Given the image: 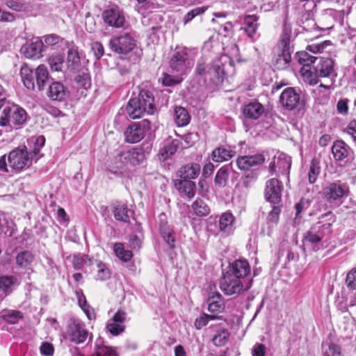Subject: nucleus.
<instances>
[{
  "mask_svg": "<svg viewBox=\"0 0 356 356\" xmlns=\"http://www.w3.org/2000/svg\"><path fill=\"white\" fill-rule=\"evenodd\" d=\"M283 186L277 179L273 178L266 181L265 197L266 200L273 204L279 203L282 198Z\"/></svg>",
  "mask_w": 356,
  "mask_h": 356,
  "instance_id": "nucleus-12",
  "label": "nucleus"
},
{
  "mask_svg": "<svg viewBox=\"0 0 356 356\" xmlns=\"http://www.w3.org/2000/svg\"><path fill=\"white\" fill-rule=\"evenodd\" d=\"M94 265L93 271L96 280L104 281L111 277V270L106 264L96 261Z\"/></svg>",
  "mask_w": 356,
  "mask_h": 356,
  "instance_id": "nucleus-30",
  "label": "nucleus"
},
{
  "mask_svg": "<svg viewBox=\"0 0 356 356\" xmlns=\"http://www.w3.org/2000/svg\"><path fill=\"white\" fill-rule=\"evenodd\" d=\"M251 283H245V281L236 277L229 273L224 274L220 281V289L227 295L239 294L243 291L248 290Z\"/></svg>",
  "mask_w": 356,
  "mask_h": 356,
  "instance_id": "nucleus-7",
  "label": "nucleus"
},
{
  "mask_svg": "<svg viewBox=\"0 0 356 356\" xmlns=\"http://www.w3.org/2000/svg\"><path fill=\"white\" fill-rule=\"evenodd\" d=\"M12 113V120L10 123L15 126L21 127L28 120V115L26 111L19 105L11 103L6 100L3 93V88L1 86L0 89V126H7V118L6 117V113Z\"/></svg>",
  "mask_w": 356,
  "mask_h": 356,
  "instance_id": "nucleus-2",
  "label": "nucleus"
},
{
  "mask_svg": "<svg viewBox=\"0 0 356 356\" xmlns=\"http://www.w3.org/2000/svg\"><path fill=\"white\" fill-rule=\"evenodd\" d=\"M103 18L106 24L115 28L122 27L125 22L123 13L118 8L105 10Z\"/></svg>",
  "mask_w": 356,
  "mask_h": 356,
  "instance_id": "nucleus-14",
  "label": "nucleus"
},
{
  "mask_svg": "<svg viewBox=\"0 0 356 356\" xmlns=\"http://www.w3.org/2000/svg\"><path fill=\"white\" fill-rule=\"evenodd\" d=\"M227 273L245 281L250 273L249 263L245 259H238L232 264Z\"/></svg>",
  "mask_w": 356,
  "mask_h": 356,
  "instance_id": "nucleus-15",
  "label": "nucleus"
},
{
  "mask_svg": "<svg viewBox=\"0 0 356 356\" xmlns=\"http://www.w3.org/2000/svg\"><path fill=\"white\" fill-rule=\"evenodd\" d=\"M348 191L346 184L338 181L328 184L323 188L322 193L328 203L338 205L341 203L343 197L348 196Z\"/></svg>",
  "mask_w": 356,
  "mask_h": 356,
  "instance_id": "nucleus-6",
  "label": "nucleus"
},
{
  "mask_svg": "<svg viewBox=\"0 0 356 356\" xmlns=\"http://www.w3.org/2000/svg\"><path fill=\"white\" fill-rule=\"evenodd\" d=\"M35 255L29 250L18 253L15 257V263L19 268L33 272Z\"/></svg>",
  "mask_w": 356,
  "mask_h": 356,
  "instance_id": "nucleus-16",
  "label": "nucleus"
},
{
  "mask_svg": "<svg viewBox=\"0 0 356 356\" xmlns=\"http://www.w3.org/2000/svg\"><path fill=\"white\" fill-rule=\"evenodd\" d=\"M20 75L24 86L29 90L35 88V72L28 65H24L21 67Z\"/></svg>",
  "mask_w": 356,
  "mask_h": 356,
  "instance_id": "nucleus-25",
  "label": "nucleus"
},
{
  "mask_svg": "<svg viewBox=\"0 0 356 356\" xmlns=\"http://www.w3.org/2000/svg\"><path fill=\"white\" fill-rule=\"evenodd\" d=\"M75 293L79 307L82 309L87 318L89 319V306L87 304L86 296L81 290H76Z\"/></svg>",
  "mask_w": 356,
  "mask_h": 356,
  "instance_id": "nucleus-51",
  "label": "nucleus"
},
{
  "mask_svg": "<svg viewBox=\"0 0 356 356\" xmlns=\"http://www.w3.org/2000/svg\"><path fill=\"white\" fill-rule=\"evenodd\" d=\"M181 81V76L179 74L172 76L168 74H164L162 78V83L166 86H171L177 84Z\"/></svg>",
  "mask_w": 356,
  "mask_h": 356,
  "instance_id": "nucleus-53",
  "label": "nucleus"
},
{
  "mask_svg": "<svg viewBox=\"0 0 356 356\" xmlns=\"http://www.w3.org/2000/svg\"><path fill=\"white\" fill-rule=\"evenodd\" d=\"M348 99H341L337 104V109L339 113L346 115L348 112Z\"/></svg>",
  "mask_w": 356,
  "mask_h": 356,
  "instance_id": "nucleus-59",
  "label": "nucleus"
},
{
  "mask_svg": "<svg viewBox=\"0 0 356 356\" xmlns=\"http://www.w3.org/2000/svg\"><path fill=\"white\" fill-rule=\"evenodd\" d=\"M331 223H317L310 228L304 237L305 244L316 245L321 243L324 236L330 232Z\"/></svg>",
  "mask_w": 356,
  "mask_h": 356,
  "instance_id": "nucleus-10",
  "label": "nucleus"
},
{
  "mask_svg": "<svg viewBox=\"0 0 356 356\" xmlns=\"http://www.w3.org/2000/svg\"><path fill=\"white\" fill-rule=\"evenodd\" d=\"M208 309L211 312H220L224 308L221 295L218 292L213 293L207 300Z\"/></svg>",
  "mask_w": 356,
  "mask_h": 356,
  "instance_id": "nucleus-34",
  "label": "nucleus"
},
{
  "mask_svg": "<svg viewBox=\"0 0 356 356\" xmlns=\"http://www.w3.org/2000/svg\"><path fill=\"white\" fill-rule=\"evenodd\" d=\"M47 95L53 100L62 101L67 95V90L62 83L54 81L49 86Z\"/></svg>",
  "mask_w": 356,
  "mask_h": 356,
  "instance_id": "nucleus-21",
  "label": "nucleus"
},
{
  "mask_svg": "<svg viewBox=\"0 0 356 356\" xmlns=\"http://www.w3.org/2000/svg\"><path fill=\"white\" fill-rule=\"evenodd\" d=\"M234 216L230 212L223 213L219 220V229L225 233H231L233 230Z\"/></svg>",
  "mask_w": 356,
  "mask_h": 356,
  "instance_id": "nucleus-32",
  "label": "nucleus"
},
{
  "mask_svg": "<svg viewBox=\"0 0 356 356\" xmlns=\"http://www.w3.org/2000/svg\"><path fill=\"white\" fill-rule=\"evenodd\" d=\"M175 187L181 195H186L189 199L195 195V184L191 180H180L175 183Z\"/></svg>",
  "mask_w": 356,
  "mask_h": 356,
  "instance_id": "nucleus-27",
  "label": "nucleus"
},
{
  "mask_svg": "<svg viewBox=\"0 0 356 356\" xmlns=\"http://www.w3.org/2000/svg\"><path fill=\"white\" fill-rule=\"evenodd\" d=\"M33 160V157L27 151L26 147L15 148L8 155V166L15 172H20L29 168Z\"/></svg>",
  "mask_w": 356,
  "mask_h": 356,
  "instance_id": "nucleus-4",
  "label": "nucleus"
},
{
  "mask_svg": "<svg viewBox=\"0 0 356 356\" xmlns=\"http://www.w3.org/2000/svg\"><path fill=\"white\" fill-rule=\"evenodd\" d=\"M321 172L320 161L314 158L312 160L308 173V179L310 184L314 183Z\"/></svg>",
  "mask_w": 356,
  "mask_h": 356,
  "instance_id": "nucleus-41",
  "label": "nucleus"
},
{
  "mask_svg": "<svg viewBox=\"0 0 356 356\" xmlns=\"http://www.w3.org/2000/svg\"><path fill=\"white\" fill-rule=\"evenodd\" d=\"M229 177V173L227 168L222 167L218 170L216 173L214 182L216 186L219 187H223L225 186L227 181Z\"/></svg>",
  "mask_w": 356,
  "mask_h": 356,
  "instance_id": "nucleus-48",
  "label": "nucleus"
},
{
  "mask_svg": "<svg viewBox=\"0 0 356 356\" xmlns=\"http://www.w3.org/2000/svg\"><path fill=\"white\" fill-rule=\"evenodd\" d=\"M201 167L198 163H190L183 166L179 171V175L183 180L195 179L200 172Z\"/></svg>",
  "mask_w": 356,
  "mask_h": 356,
  "instance_id": "nucleus-24",
  "label": "nucleus"
},
{
  "mask_svg": "<svg viewBox=\"0 0 356 356\" xmlns=\"http://www.w3.org/2000/svg\"><path fill=\"white\" fill-rule=\"evenodd\" d=\"M334 158L337 161H342L348 155V147L342 140H337L332 147Z\"/></svg>",
  "mask_w": 356,
  "mask_h": 356,
  "instance_id": "nucleus-29",
  "label": "nucleus"
},
{
  "mask_svg": "<svg viewBox=\"0 0 356 356\" xmlns=\"http://www.w3.org/2000/svg\"><path fill=\"white\" fill-rule=\"evenodd\" d=\"M193 66V62L188 59L186 48H180L175 51L170 61L171 72H175L179 76L186 73Z\"/></svg>",
  "mask_w": 356,
  "mask_h": 356,
  "instance_id": "nucleus-8",
  "label": "nucleus"
},
{
  "mask_svg": "<svg viewBox=\"0 0 356 356\" xmlns=\"http://www.w3.org/2000/svg\"><path fill=\"white\" fill-rule=\"evenodd\" d=\"M231 63L230 58L226 55H222L219 58L213 61L211 65H207L202 60H199L196 72L200 75L208 76L212 81L219 83L222 81L225 74V64Z\"/></svg>",
  "mask_w": 356,
  "mask_h": 356,
  "instance_id": "nucleus-3",
  "label": "nucleus"
},
{
  "mask_svg": "<svg viewBox=\"0 0 356 356\" xmlns=\"http://www.w3.org/2000/svg\"><path fill=\"white\" fill-rule=\"evenodd\" d=\"M75 81L80 93L86 97L89 87V74L87 72L79 74L76 76Z\"/></svg>",
  "mask_w": 356,
  "mask_h": 356,
  "instance_id": "nucleus-38",
  "label": "nucleus"
},
{
  "mask_svg": "<svg viewBox=\"0 0 356 356\" xmlns=\"http://www.w3.org/2000/svg\"><path fill=\"white\" fill-rule=\"evenodd\" d=\"M234 152L229 148L218 147L212 152V159L215 162H222L232 158Z\"/></svg>",
  "mask_w": 356,
  "mask_h": 356,
  "instance_id": "nucleus-35",
  "label": "nucleus"
},
{
  "mask_svg": "<svg viewBox=\"0 0 356 356\" xmlns=\"http://www.w3.org/2000/svg\"><path fill=\"white\" fill-rule=\"evenodd\" d=\"M40 353L44 356H53L54 348L51 343L43 342L40 348Z\"/></svg>",
  "mask_w": 356,
  "mask_h": 356,
  "instance_id": "nucleus-58",
  "label": "nucleus"
},
{
  "mask_svg": "<svg viewBox=\"0 0 356 356\" xmlns=\"http://www.w3.org/2000/svg\"><path fill=\"white\" fill-rule=\"evenodd\" d=\"M229 337V333L228 330L226 329H221L213 337V343L216 346H223L227 343Z\"/></svg>",
  "mask_w": 356,
  "mask_h": 356,
  "instance_id": "nucleus-44",
  "label": "nucleus"
},
{
  "mask_svg": "<svg viewBox=\"0 0 356 356\" xmlns=\"http://www.w3.org/2000/svg\"><path fill=\"white\" fill-rule=\"evenodd\" d=\"M110 48L119 54H126L136 46L135 40L128 33L113 37L109 42Z\"/></svg>",
  "mask_w": 356,
  "mask_h": 356,
  "instance_id": "nucleus-9",
  "label": "nucleus"
},
{
  "mask_svg": "<svg viewBox=\"0 0 356 356\" xmlns=\"http://www.w3.org/2000/svg\"><path fill=\"white\" fill-rule=\"evenodd\" d=\"M175 121L178 127L187 125L190 122L188 111L183 107H177L175 110Z\"/></svg>",
  "mask_w": 356,
  "mask_h": 356,
  "instance_id": "nucleus-39",
  "label": "nucleus"
},
{
  "mask_svg": "<svg viewBox=\"0 0 356 356\" xmlns=\"http://www.w3.org/2000/svg\"><path fill=\"white\" fill-rule=\"evenodd\" d=\"M80 63V57L76 49L70 48L67 51V65L72 70H75Z\"/></svg>",
  "mask_w": 356,
  "mask_h": 356,
  "instance_id": "nucleus-47",
  "label": "nucleus"
},
{
  "mask_svg": "<svg viewBox=\"0 0 356 356\" xmlns=\"http://www.w3.org/2000/svg\"><path fill=\"white\" fill-rule=\"evenodd\" d=\"M298 61L300 63L304 65L303 67H308L310 64L314 63L316 59V57L311 56L306 51H300L297 54Z\"/></svg>",
  "mask_w": 356,
  "mask_h": 356,
  "instance_id": "nucleus-50",
  "label": "nucleus"
},
{
  "mask_svg": "<svg viewBox=\"0 0 356 356\" xmlns=\"http://www.w3.org/2000/svg\"><path fill=\"white\" fill-rule=\"evenodd\" d=\"M346 283L348 288L356 289V267L353 268L347 274Z\"/></svg>",
  "mask_w": 356,
  "mask_h": 356,
  "instance_id": "nucleus-54",
  "label": "nucleus"
},
{
  "mask_svg": "<svg viewBox=\"0 0 356 356\" xmlns=\"http://www.w3.org/2000/svg\"><path fill=\"white\" fill-rule=\"evenodd\" d=\"M125 111L131 119L140 118L145 113L154 114L156 108L154 104L152 93L148 90H141L138 97L131 98L129 101Z\"/></svg>",
  "mask_w": 356,
  "mask_h": 356,
  "instance_id": "nucleus-1",
  "label": "nucleus"
},
{
  "mask_svg": "<svg viewBox=\"0 0 356 356\" xmlns=\"http://www.w3.org/2000/svg\"><path fill=\"white\" fill-rule=\"evenodd\" d=\"M265 159L262 154H255L252 156H243L236 161V164L239 169L248 170L252 167L264 163Z\"/></svg>",
  "mask_w": 356,
  "mask_h": 356,
  "instance_id": "nucleus-17",
  "label": "nucleus"
},
{
  "mask_svg": "<svg viewBox=\"0 0 356 356\" xmlns=\"http://www.w3.org/2000/svg\"><path fill=\"white\" fill-rule=\"evenodd\" d=\"M193 210L197 216H207L210 209L206 202L202 200H197L192 205Z\"/></svg>",
  "mask_w": 356,
  "mask_h": 356,
  "instance_id": "nucleus-45",
  "label": "nucleus"
},
{
  "mask_svg": "<svg viewBox=\"0 0 356 356\" xmlns=\"http://www.w3.org/2000/svg\"><path fill=\"white\" fill-rule=\"evenodd\" d=\"M258 18L256 15H247L244 17V31L246 32L248 35L252 38L256 33L257 29V22Z\"/></svg>",
  "mask_w": 356,
  "mask_h": 356,
  "instance_id": "nucleus-37",
  "label": "nucleus"
},
{
  "mask_svg": "<svg viewBox=\"0 0 356 356\" xmlns=\"http://www.w3.org/2000/svg\"><path fill=\"white\" fill-rule=\"evenodd\" d=\"M300 72L310 85H316L318 82V77H330L334 73V61L331 58L321 60L315 68V74L305 67L301 68Z\"/></svg>",
  "mask_w": 356,
  "mask_h": 356,
  "instance_id": "nucleus-5",
  "label": "nucleus"
},
{
  "mask_svg": "<svg viewBox=\"0 0 356 356\" xmlns=\"http://www.w3.org/2000/svg\"><path fill=\"white\" fill-rule=\"evenodd\" d=\"M280 101L283 107L289 110H293L300 102V94L293 88H285L280 95Z\"/></svg>",
  "mask_w": 356,
  "mask_h": 356,
  "instance_id": "nucleus-13",
  "label": "nucleus"
},
{
  "mask_svg": "<svg viewBox=\"0 0 356 356\" xmlns=\"http://www.w3.org/2000/svg\"><path fill=\"white\" fill-rule=\"evenodd\" d=\"M145 135L143 128L136 122L129 125L124 132L125 140L130 143H136L140 141Z\"/></svg>",
  "mask_w": 356,
  "mask_h": 356,
  "instance_id": "nucleus-19",
  "label": "nucleus"
},
{
  "mask_svg": "<svg viewBox=\"0 0 356 356\" xmlns=\"http://www.w3.org/2000/svg\"><path fill=\"white\" fill-rule=\"evenodd\" d=\"M33 140V138L32 139ZM45 144V138L43 136H39L34 139V145L33 150L29 152L33 157L35 161H37L42 155L40 154V149Z\"/></svg>",
  "mask_w": 356,
  "mask_h": 356,
  "instance_id": "nucleus-42",
  "label": "nucleus"
},
{
  "mask_svg": "<svg viewBox=\"0 0 356 356\" xmlns=\"http://www.w3.org/2000/svg\"><path fill=\"white\" fill-rule=\"evenodd\" d=\"M179 143V140L177 139L167 142L159 151L160 159L164 161L173 155L177 152Z\"/></svg>",
  "mask_w": 356,
  "mask_h": 356,
  "instance_id": "nucleus-31",
  "label": "nucleus"
},
{
  "mask_svg": "<svg viewBox=\"0 0 356 356\" xmlns=\"http://www.w3.org/2000/svg\"><path fill=\"white\" fill-rule=\"evenodd\" d=\"M113 250L115 255L122 261L127 262L133 257L132 252L124 248L122 243H115L113 245Z\"/></svg>",
  "mask_w": 356,
  "mask_h": 356,
  "instance_id": "nucleus-36",
  "label": "nucleus"
},
{
  "mask_svg": "<svg viewBox=\"0 0 356 356\" xmlns=\"http://www.w3.org/2000/svg\"><path fill=\"white\" fill-rule=\"evenodd\" d=\"M126 318H127L126 312L122 310H118L114 314V316L111 318V320L113 321L114 322L124 324V322L125 321Z\"/></svg>",
  "mask_w": 356,
  "mask_h": 356,
  "instance_id": "nucleus-63",
  "label": "nucleus"
},
{
  "mask_svg": "<svg viewBox=\"0 0 356 356\" xmlns=\"http://www.w3.org/2000/svg\"><path fill=\"white\" fill-rule=\"evenodd\" d=\"M206 10L207 7L205 6L195 8L186 14L185 17V22H188L191 21L195 16L204 13Z\"/></svg>",
  "mask_w": 356,
  "mask_h": 356,
  "instance_id": "nucleus-56",
  "label": "nucleus"
},
{
  "mask_svg": "<svg viewBox=\"0 0 356 356\" xmlns=\"http://www.w3.org/2000/svg\"><path fill=\"white\" fill-rule=\"evenodd\" d=\"M123 159L127 166H134L142 163L145 160L144 152L139 148H132L123 152Z\"/></svg>",
  "mask_w": 356,
  "mask_h": 356,
  "instance_id": "nucleus-18",
  "label": "nucleus"
},
{
  "mask_svg": "<svg viewBox=\"0 0 356 356\" xmlns=\"http://www.w3.org/2000/svg\"><path fill=\"white\" fill-rule=\"evenodd\" d=\"M291 36V26L290 24L285 23L283 26V31L281 35V44L284 49L287 48L290 43Z\"/></svg>",
  "mask_w": 356,
  "mask_h": 356,
  "instance_id": "nucleus-49",
  "label": "nucleus"
},
{
  "mask_svg": "<svg viewBox=\"0 0 356 356\" xmlns=\"http://www.w3.org/2000/svg\"><path fill=\"white\" fill-rule=\"evenodd\" d=\"M217 317L214 315L203 314L199 318H196L194 325L196 329L200 330L205 326L209 321L216 319Z\"/></svg>",
  "mask_w": 356,
  "mask_h": 356,
  "instance_id": "nucleus-52",
  "label": "nucleus"
},
{
  "mask_svg": "<svg viewBox=\"0 0 356 356\" xmlns=\"http://www.w3.org/2000/svg\"><path fill=\"white\" fill-rule=\"evenodd\" d=\"M63 57L60 54H53L48 58V63L52 71H61L63 65Z\"/></svg>",
  "mask_w": 356,
  "mask_h": 356,
  "instance_id": "nucleus-43",
  "label": "nucleus"
},
{
  "mask_svg": "<svg viewBox=\"0 0 356 356\" xmlns=\"http://www.w3.org/2000/svg\"><path fill=\"white\" fill-rule=\"evenodd\" d=\"M341 353V348L339 346L331 343L329 346L328 350L325 352L324 356H337Z\"/></svg>",
  "mask_w": 356,
  "mask_h": 356,
  "instance_id": "nucleus-64",
  "label": "nucleus"
},
{
  "mask_svg": "<svg viewBox=\"0 0 356 356\" xmlns=\"http://www.w3.org/2000/svg\"><path fill=\"white\" fill-rule=\"evenodd\" d=\"M19 280L13 275L0 276V290L6 295L10 294L19 285Z\"/></svg>",
  "mask_w": 356,
  "mask_h": 356,
  "instance_id": "nucleus-23",
  "label": "nucleus"
},
{
  "mask_svg": "<svg viewBox=\"0 0 356 356\" xmlns=\"http://www.w3.org/2000/svg\"><path fill=\"white\" fill-rule=\"evenodd\" d=\"M15 16L9 12L3 10L0 8V22H12L15 21Z\"/></svg>",
  "mask_w": 356,
  "mask_h": 356,
  "instance_id": "nucleus-61",
  "label": "nucleus"
},
{
  "mask_svg": "<svg viewBox=\"0 0 356 356\" xmlns=\"http://www.w3.org/2000/svg\"><path fill=\"white\" fill-rule=\"evenodd\" d=\"M5 4L8 8L17 12H22L26 9L24 3L15 0H7Z\"/></svg>",
  "mask_w": 356,
  "mask_h": 356,
  "instance_id": "nucleus-55",
  "label": "nucleus"
},
{
  "mask_svg": "<svg viewBox=\"0 0 356 356\" xmlns=\"http://www.w3.org/2000/svg\"><path fill=\"white\" fill-rule=\"evenodd\" d=\"M264 113V106L258 102H252L243 108L244 115L250 119H258Z\"/></svg>",
  "mask_w": 356,
  "mask_h": 356,
  "instance_id": "nucleus-22",
  "label": "nucleus"
},
{
  "mask_svg": "<svg viewBox=\"0 0 356 356\" xmlns=\"http://www.w3.org/2000/svg\"><path fill=\"white\" fill-rule=\"evenodd\" d=\"M122 152L115 156L108 164L109 170L115 175H121L123 170L127 168L125 160L123 159Z\"/></svg>",
  "mask_w": 356,
  "mask_h": 356,
  "instance_id": "nucleus-28",
  "label": "nucleus"
},
{
  "mask_svg": "<svg viewBox=\"0 0 356 356\" xmlns=\"http://www.w3.org/2000/svg\"><path fill=\"white\" fill-rule=\"evenodd\" d=\"M67 334L70 340L76 343L83 342L88 336L85 325L79 319H71L67 326Z\"/></svg>",
  "mask_w": 356,
  "mask_h": 356,
  "instance_id": "nucleus-11",
  "label": "nucleus"
},
{
  "mask_svg": "<svg viewBox=\"0 0 356 356\" xmlns=\"http://www.w3.org/2000/svg\"><path fill=\"white\" fill-rule=\"evenodd\" d=\"M113 214L116 220L127 222L132 211L129 210L124 204L118 202L113 205Z\"/></svg>",
  "mask_w": 356,
  "mask_h": 356,
  "instance_id": "nucleus-33",
  "label": "nucleus"
},
{
  "mask_svg": "<svg viewBox=\"0 0 356 356\" xmlns=\"http://www.w3.org/2000/svg\"><path fill=\"white\" fill-rule=\"evenodd\" d=\"M36 84L39 90H43L49 80L47 67L44 65H40L35 70Z\"/></svg>",
  "mask_w": 356,
  "mask_h": 356,
  "instance_id": "nucleus-26",
  "label": "nucleus"
},
{
  "mask_svg": "<svg viewBox=\"0 0 356 356\" xmlns=\"http://www.w3.org/2000/svg\"><path fill=\"white\" fill-rule=\"evenodd\" d=\"M2 318L10 324H16L24 318V316L20 311L7 309L2 312Z\"/></svg>",
  "mask_w": 356,
  "mask_h": 356,
  "instance_id": "nucleus-40",
  "label": "nucleus"
},
{
  "mask_svg": "<svg viewBox=\"0 0 356 356\" xmlns=\"http://www.w3.org/2000/svg\"><path fill=\"white\" fill-rule=\"evenodd\" d=\"M106 330L113 336H118L125 330V325L109 319L106 323Z\"/></svg>",
  "mask_w": 356,
  "mask_h": 356,
  "instance_id": "nucleus-46",
  "label": "nucleus"
},
{
  "mask_svg": "<svg viewBox=\"0 0 356 356\" xmlns=\"http://www.w3.org/2000/svg\"><path fill=\"white\" fill-rule=\"evenodd\" d=\"M92 49L94 51L95 56L99 59L104 54V47L99 42H95L92 44Z\"/></svg>",
  "mask_w": 356,
  "mask_h": 356,
  "instance_id": "nucleus-62",
  "label": "nucleus"
},
{
  "mask_svg": "<svg viewBox=\"0 0 356 356\" xmlns=\"http://www.w3.org/2000/svg\"><path fill=\"white\" fill-rule=\"evenodd\" d=\"M42 47V40L36 38L22 47L23 54L27 58H38L41 56Z\"/></svg>",
  "mask_w": 356,
  "mask_h": 356,
  "instance_id": "nucleus-20",
  "label": "nucleus"
},
{
  "mask_svg": "<svg viewBox=\"0 0 356 356\" xmlns=\"http://www.w3.org/2000/svg\"><path fill=\"white\" fill-rule=\"evenodd\" d=\"M252 356H265L266 347L261 343H256L252 350Z\"/></svg>",
  "mask_w": 356,
  "mask_h": 356,
  "instance_id": "nucleus-60",
  "label": "nucleus"
},
{
  "mask_svg": "<svg viewBox=\"0 0 356 356\" xmlns=\"http://www.w3.org/2000/svg\"><path fill=\"white\" fill-rule=\"evenodd\" d=\"M328 44L329 41H324L321 43L312 44L307 46V49L314 54L321 53Z\"/></svg>",
  "mask_w": 356,
  "mask_h": 356,
  "instance_id": "nucleus-57",
  "label": "nucleus"
}]
</instances>
